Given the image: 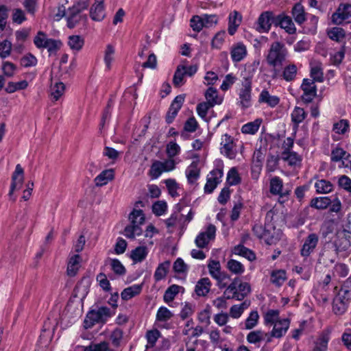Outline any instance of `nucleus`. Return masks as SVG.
I'll return each instance as SVG.
<instances>
[{"label":"nucleus","instance_id":"nucleus-38","mask_svg":"<svg viewBox=\"0 0 351 351\" xmlns=\"http://www.w3.org/2000/svg\"><path fill=\"white\" fill-rule=\"evenodd\" d=\"M261 123L262 119H256L254 121L243 125L241 128V132L243 134H254L259 130Z\"/></svg>","mask_w":351,"mask_h":351},{"label":"nucleus","instance_id":"nucleus-64","mask_svg":"<svg viewBox=\"0 0 351 351\" xmlns=\"http://www.w3.org/2000/svg\"><path fill=\"white\" fill-rule=\"evenodd\" d=\"M160 336V332L157 330H149L146 334V338L147 340V345L146 348H150L154 346L156 342Z\"/></svg>","mask_w":351,"mask_h":351},{"label":"nucleus","instance_id":"nucleus-52","mask_svg":"<svg viewBox=\"0 0 351 351\" xmlns=\"http://www.w3.org/2000/svg\"><path fill=\"white\" fill-rule=\"evenodd\" d=\"M182 287L173 285L170 286L165 292L163 299L165 302H170L173 300L176 295L179 293Z\"/></svg>","mask_w":351,"mask_h":351},{"label":"nucleus","instance_id":"nucleus-25","mask_svg":"<svg viewBox=\"0 0 351 351\" xmlns=\"http://www.w3.org/2000/svg\"><path fill=\"white\" fill-rule=\"evenodd\" d=\"M281 158L290 167L300 166L302 161V157L295 152H282Z\"/></svg>","mask_w":351,"mask_h":351},{"label":"nucleus","instance_id":"nucleus-34","mask_svg":"<svg viewBox=\"0 0 351 351\" xmlns=\"http://www.w3.org/2000/svg\"><path fill=\"white\" fill-rule=\"evenodd\" d=\"M184 73V64H179L176 68L173 78V83L176 87H180L185 83L184 77L187 75Z\"/></svg>","mask_w":351,"mask_h":351},{"label":"nucleus","instance_id":"nucleus-63","mask_svg":"<svg viewBox=\"0 0 351 351\" xmlns=\"http://www.w3.org/2000/svg\"><path fill=\"white\" fill-rule=\"evenodd\" d=\"M12 20L14 23L21 24L27 20L25 12L20 8L12 10Z\"/></svg>","mask_w":351,"mask_h":351},{"label":"nucleus","instance_id":"nucleus-48","mask_svg":"<svg viewBox=\"0 0 351 351\" xmlns=\"http://www.w3.org/2000/svg\"><path fill=\"white\" fill-rule=\"evenodd\" d=\"M259 319V315L257 311L250 312L249 316L245 321V327L246 330H251L257 326Z\"/></svg>","mask_w":351,"mask_h":351},{"label":"nucleus","instance_id":"nucleus-54","mask_svg":"<svg viewBox=\"0 0 351 351\" xmlns=\"http://www.w3.org/2000/svg\"><path fill=\"white\" fill-rule=\"evenodd\" d=\"M279 311L271 309L269 310L264 315V322L265 325H274L275 322H278Z\"/></svg>","mask_w":351,"mask_h":351},{"label":"nucleus","instance_id":"nucleus-41","mask_svg":"<svg viewBox=\"0 0 351 351\" xmlns=\"http://www.w3.org/2000/svg\"><path fill=\"white\" fill-rule=\"evenodd\" d=\"M286 279V272L284 270L274 271L271 274L270 281L276 287H280Z\"/></svg>","mask_w":351,"mask_h":351},{"label":"nucleus","instance_id":"nucleus-39","mask_svg":"<svg viewBox=\"0 0 351 351\" xmlns=\"http://www.w3.org/2000/svg\"><path fill=\"white\" fill-rule=\"evenodd\" d=\"M307 114L304 110L300 107H295L291 112V121L297 128L298 125L306 118Z\"/></svg>","mask_w":351,"mask_h":351},{"label":"nucleus","instance_id":"nucleus-51","mask_svg":"<svg viewBox=\"0 0 351 351\" xmlns=\"http://www.w3.org/2000/svg\"><path fill=\"white\" fill-rule=\"evenodd\" d=\"M280 156L273 154H269L267 159L266 170L268 172H274L278 168Z\"/></svg>","mask_w":351,"mask_h":351},{"label":"nucleus","instance_id":"nucleus-17","mask_svg":"<svg viewBox=\"0 0 351 351\" xmlns=\"http://www.w3.org/2000/svg\"><path fill=\"white\" fill-rule=\"evenodd\" d=\"M269 191L272 195H279L280 197H287L289 191H283V182L280 177L274 176L270 180Z\"/></svg>","mask_w":351,"mask_h":351},{"label":"nucleus","instance_id":"nucleus-31","mask_svg":"<svg viewBox=\"0 0 351 351\" xmlns=\"http://www.w3.org/2000/svg\"><path fill=\"white\" fill-rule=\"evenodd\" d=\"M233 253L236 255L245 257L247 260L252 261L256 259V255L253 251L247 248L243 245H238L233 249Z\"/></svg>","mask_w":351,"mask_h":351},{"label":"nucleus","instance_id":"nucleus-19","mask_svg":"<svg viewBox=\"0 0 351 351\" xmlns=\"http://www.w3.org/2000/svg\"><path fill=\"white\" fill-rule=\"evenodd\" d=\"M23 182V169L22 167L18 164L16 166V169L14 172L12 176V184L10 186V191L9 192V195L11 196L13 192L19 189Z\"/></svg>","mask_w":351,"mask_h":351},{"label":"nucleus","instance_id":"nucleus-12","mask_svg":"<svg viewBox=\"0 0 351 351\" xmlns=\"http://www.w3.org/2000/svg\"><path fill=\"white\" fill-rule=\"evenodd\" d=\"M301 89L303 90L302 99L305 103L311 102L317 95V87L312 80L304 79Z\"/></svg>","mask_w":351,"mask_h":351},{"label":"nucleus","instance_id":"nucleus-20","mask_svg":"<svg viewBox=\"0 0 351 351\" xmlns=\"http://www.w3.org/2000/svg\"><path fill=\"white\" fill-rule=\"evenodd\" d=\"M290 322L289 319H282L275 322L274 328L271 332L270 336L275 338H280L285 335L289 327Z\"/></svg>","mask_w":351,"mask_h":351},{"label":"nucleus","instance_id":"nucleus-5","mask_svg":"<svg viewBox=\"0 0 351 351\" xmlns=\"http://www.w3.org/2000/svg\"><path fill=\"white\" fill-rule=\"evenodd\" d=\"M254 234L260 239L264 241L267 245H272L278 241V230L273 223L255 224L253 226Z\"/></svg>","mask_w":351,"mask_h":351},{"label":"nucleus","instance_id":"nucleus-46","mask_svg":"<svg viewBox=\"0 0 351 351\" xmlns=\"http://www.w3.org/2000/svg\"><path fill=\"white\" fill-rule=\"evenodd\" d=\"M103 322L97 311H90L84 320L85 328H91L95 323Z\"/></svg>","mask_w":351,"mask_h":351},{"label":"nucleus","instance_id":"nucleus-55","mask_svg":"<svg viewBox=\"0 0 351 351\" xmlns=\"http://www.w3.org/2000/svg\"><path fill=\"white\" fill-rule=\"evenodd\" d=\"M348 156H350V154L339 147H336L331 152V160L332 162H339L342 159H346Z\"/></svg>","mask_w":351,"mask_h":351},{"label":"nucleus","instance_id":"nucleus-36","mask_svg":"<svg viewBox=\"0 0 351 351\" xmlns=\"http://www.w3.org/2000/svg\"><path fill=\"white\" fill-rule=\"evenodd\" d=\"M208 268L210 276L216 280H221V276L225 273L221 272V266L218 261L211 260L208 264Z\"/></svg>","mask_w":351,"mask_h":351},{"label":"nucleus","instance_id":"nucleus-50","mask_svg":"<svg viewBox=\"0 0 351 351\" xmlns=\"http://www.w3.org/2000/svg\"><path fill=\"white\" fill-rule=\"evenodd\" d=\"M227 267L232 274L237 275L242 274L245 271L243 265L234 259L228 261Z\"/></svg>","mask_w":351,"mask_h":351},{"label":"nucleus","instance_id":"nucleus-24","mask_svg":"<svg viewBox=\"0 0 351 351\" xmlns=\"http://www.w3.org/2000/svg\"><path fill=\"white\" fill-rule=\"evenodd\" d=\"M211 285L208 278H202L197 282L195 292L198 296H205L209 293Z\"/></svg>","mask_w":351,"mask_h":351},{"label":"nucleus","instance_id":"nucleus-59","mask_svg":"<svg viewBox=\"0 0 351 351\" xmlns=\"http://www.w3.org/2000/svg\"><path fill=\"white\" fill-rule=\"evenodd\" d=\"M348 306V305H347L344 302H342V300H340V299L334 298L332 310L336 315H343L347 311Z\"/></svg>","mask_w":351,"mask_h":351},{"label":"nucleus","instance_id":"nucleus-47","mask_svg":"<svg viewBox=\"0 0 351 351\" xmlns=\"http://www.w3.org/2000/svg\"><path fill=\"white\" fill-rule=\"evenodd\" d=\"M173 314L165 306H160L156 313V321L160 322H166L171 319Z\"/></svg>","mask_w":351,"mask_h":351},{"label":"nucleus","instance_id":"nucleus-62","mask_svg":"<svg viewBox=\"0 0 351 351\" xmlns=\"http://www.w3.org/2000/svg\"><path fill=\"white\" fill-rule=\"evenodd\" d=\"M111 269L117 275L122 276L125 274L126 269L122 263L117 258L110 259Z\"/></svg>","mask_w":351,"mask_h":351},{"label":"nucleus","instance_id":"nucleus-21","mask_svg":"<svg viewBox=\"0 0 351 351\" xmlns=\"http://www.w3.org/2000/svg\"><path fill=\"white\" fill-rule=\"evenodd\" d=\"M268 333L261 330H256L250 332L246 337V340L249 343L254 344L256 347H260L261 343L268 337Z\"/></svg>","mask_w":351,"mask_h":351},{"label":"nucleus","instance_id":"nucleus-58","mask_svg":"<svg viewBox=\"0 0 351 351\" xmlns=\"http://www.w3.org/2000/svg\"><path fill=\"white\" fill-rule=\"evenodd\" d=\"M114 48L111 45H108L104 53V62L108 70L111 69V64L114 60Z\"/></svg>","mask_w":351,"mask_h":351},{"label":"nucleus","instance_id":"nucleus-10","mask_svg":"<svg viewBox=\"0 0 351 351\" xmlns=\"http://www.w3.org/2000/svg\"><path fill=\"white\" fill-rule=\"evenodd\" d=\"M221 153L230 159H234L237 155L235 144L233 138L225 134L221 138Z\"/></svg>","mask_w":351,"mask_h":351},{"label":"nucleus","instance_id":"nucleus-44","mask_svg":"<svg viewBox=\"0 0 351 351\" xmlns=\"http://www.w3.org/2000/svg\"><path fill=\"white\" fill-rule=\"evenodd\" d=\"M65 90L62 82H56L51 86V96L54 101H58L64 94Z\"/></svg>","mask_w":351,"mask_h":351},{"label":"nucleus","instance_id":"nucleus-16","mask_svg":"<svg viewBox=\"0 0 351 351\" xmlns=\"http://www.w3.org/2000/svg\"><path fill=\"white\" fill-rule=\"evenodd\" d=\"M276 25H279L289 34H293L296 32V27L291 18L284 14L276 16Z\"/></svg>","mask_w":351,"mask_h":351},{"label":"nucleus","instance_id":"nucleus-13","mask_svg":"<svg viewBox=\"0 0 351 351\" xmlns=\"http://www.w3.org/2000/svg\"><path fill=\"white\" fill-rule=\"evenodd\" d=\"M318 241L319 237L315 233L309 234L304 239L300 250L301 256L304 258L309 256L317 247Z\"/></svg>","mask_w":351,"mask_h":351},{"label":"nucleus","instance_id":"nucleus-3","mask_svg":"<svg viewBox=\"0 0 351 351\" xmlns=\"http://www.w3.org/2000/svg\"><path fill=\"white\" fill-rule=\"evenodd\" d=\"M350 245V241L346 237H338L325 248L322 254L330 263H334L339 254L348 250Z\"/></svg>","mask_w":351,"mask_h":351},{"label":"nucleus","instance_id":"nucleus-56","mask_svg":"<svg viewBox=\"0 0 351 351\" xmlns=\"http://www.w3.org/2000/svg\"><path fill=\"white\" fill-rule=\"evenodd\" d=\"M335 298L340 299V300H342V302L348 305L351 300V289L346 284L343 285Z\"/></svg>","mask_w":351,"mask_h":351},{"label":"nucleus","instance_id":"nucleus-60","mask_svg":"<svg viewBox=\"0 0 351 351\" xmlns=\"http://www.w3.org/2000/svg\"><path fill=\"white\" fill-rule=\"evenodd\" d=\"M162 162L155 160L149 169V174L153 179L158 178L164 171L162 170Z\"/></svg>","mask_w":351,"mask_h":351},{"label":"nucleus","instance_id":"nucleus-23","mask_svg":"<svg viewBox=\"0 0 351 351\" xmlns=\"http://www.w3.org/2000/svg\"><path fill=\"white\" fill-rule=\"evenodd\" d=\"M231 58L233 62L241 61L247 55V49L244 44L238 43L233 45L230 51Z\"/></svg>","mask_w":351,"mask_h":351},{"label":"nucleus","instance_id":"nucleus-2","mask_svg":"<svg viewBox=\"0 0 351 351\" xmlns=\"http://www.w3.org/2000/svg\"><path fill=\"white\" fill-rule=\"evenodd\" d=\"M130 224L124 229V235L130 239H134L136 236L142 234L141 225L145 223V215L141 210H133L130 214Z\"/></svg>","mask_w":351,"mask_h":351},{"label":"nucleus","instance_id":"nucleus-35","mask_svg":"<svg viewBox=\"0 0 351 351\" xmlns=\"http://www.w3.org/2000/svg\"><path fill=\"white\" fill-rule=\"evenodd\" d=\"M205 97L207 100L206 102L213 106L220 104L222 101V99L218 96L217 89L213 87H210L207 89L205 93Z\"/></svg>","mask_w":351,"mask_h":351},{"label":"nucleus","instance_id":"nucleus-18","mask_svg":"<svg viewBox=\"0 0 351 351\" xmlns=\"http://www.w3.org/2000/svg\"><path fill=\"white\" fill-rule=\"evenodd\" d=\"M104 0H95V3L90 9V17L95 21H101L105 16V10L104 5Z\"/></svg>","mask_w":351,"mask_h":351},{"label":"nucleus","instance_id":"nucleus-40","mask_svg":"<svg viewBox=\"0 0 351 351\" xmlns=\"http://www.w3.org/2000/svg\"><path fill=\"white\" fill-rule=\"evenodd\" d=\"M315 188L317 193H328L333 190V185L330 181L322 179L315 182Z\"/></svg>","mask_w":351,"mask_h":351},{"label":"nucleus","instance_id":"nucleus-45","mask_svg":"<svg viewBox=\"0 0 351 351\" xmlns=\"http://www.w3.org/2000/svg\"><path fill=\"white\" fill-rule=\"evenodd\" d=\"M331 203V200L328 197H319L312 199L311 206L317 209H325Z\"/></svg>","mask_w":351,"mask_h":351},{"label":"nucleus","instance_id":"nucleus-28","mask_svg":"<svg viewBox=\"0 0 351 351\" xmlns=\"http://www.w3.org/2000/svg\"><path fill=\"white\" fill-rule=\"evenodd\" d=\"M292 16L298 25H302L306 21L305 12L301 3H296L292 8Z\"/></svg>","mask_w":351,"mask_h":351},{"label":"nucleus","instance_id":"nucleus-43","mask_svg":"<svg viewBox=\"0 0 351 351\" xmlns=\"http://www.w3.org/2000/svg\"><path fill=\"white\" fill-rule=\"evenodd\" d=\"M241 22V17L237 12L231 13L229 16L228 33L233 35L237 31Z\"/></svg>","mask_w":351,"mask_h":351},{"label":"nucleus","instance_id":"nucleus-30","mask_svg":"<svg viewBox=\"0 0 351 351\" xmlns=\"http://www.w3.org/2000/svg\"><path fill=\"white\" fill-rule=\"evenodd\" d=\"M142 290L141 285H134L123 289L121 293L122 300H128L138 295Z\"/></svg>","mask_w":351,"mask_h":351},{"label":"nucleus","instance_id":"nucleus-14","mask_svg":"<svg viewBox=\"0 0 351 351\" xmlns=\"http://www.w3.org/2000/svg\"><path fill=\"white\" fill-rule=\"evenodd\" d=\"M184 101V95H179L175 97L166 114V121L167 123H171L173 121L175 117L178 114V111L182 108Z\"/></svg>","mask_w":351,"mask_h":351},{"label":"nucleus","instance_id":"nucleus-61","mask_svg":"<svg viewBox=\"0 0 351 351\" xmlns=\"http://www.w3.org/2000/svg\"><path fill=\"white\" fill-rule=\"evenodd\" d=\"M12 44L8 40H4L0 42V57L2 59L10 56L12 51Z\"/></svg>","mask_w":351,"mask_h":351},{"label":"nucleus","instance_id":"nucleus-7","mask_svg":"<svg viewBox=\"0 0 351 351\" xmlns=\"http://www.w3.org/2000/svg\"><path fill=\"white\" fill-rule=\"evenodd\" d=\"M223 175L222 165L212 170L207 176L206 183L204 186V193L208 194L213 193L217 186L221 182Z\"/></svg>","mask_w":351,"mask_h":351},{"label":"nucleus","instance_id":"nucleus-8","mask_svg":"<svg viewBox=\"0 0 351 351\" xmlns=\"http://www.w3.org/2000/svg\"><path fill=\"white\" fill-rule=\"evenodd\" d=\"M273 23L276 25V16H274L273 12L270 11L263 12L258 18L256 29L259 33L268 32Z\"/></svg>","mask_w":351,"mask_h":351},{"label":"nucleus","instance_id":"nucleus-33","mask_svg":"<svg viewBox=\"0 0 351 351\" xmlns=\"http://www.w3.org/2000/svg\"><path fill=\"white\" fill-rule=\"evenodd\" d=\"M170 265L171 262L169 261H165L158 265L154 275L156 281H160L165 278L169 269Z\"/></svg>","mask_w":351,"mask_h":351},{"label":"nucleus","instance_id":"nucleus-49","mask_svg":"<svg viewBox=\"0 0 351 351\" xmlns=\"http://www.w3.org/2000/svg\"><path fill=\"white\" fill-rule=\"evenodd\" d=\"M226 181L230 186L237 185L241 183V178L236 167H232L227 174Z\"/></svg>","mask_w":351,"mask_h":351},{"label":"nucleus","instance_id":"nucleus-27","mask_svg":"<svg viewBox=\"0 0 351 351\" xmlns=\"http://www.w3.org/2000/svg\"><path fill=\"white\" fill-rule=\"evenodd\" d=\"M297 73V66L294 64H289L284 67L282 71H280L279 77H282L287 82H291L295 80Z\"/></svg>","mask_w":351,"mask_h":351},{"label":"nucleus","instance_id":"nucleus-26","mask_svg":"<svg viewBox=\"0 0 351 351\" xmlns=\"http://www.w3.org/2000/svg\"><path fill=\"white\" fill-rule=\"evenodd\" d=\"M114 178V171L112 169H106L101 171L95 178V183L97 186L106 185L109 181Z\"/></svg>","mask_w":351,"mask_h":351},{"label":"nucleus","instance_id":"nucleus-9","mask_svg":"<svg viewBox=\"0 0 351 351\" xmlns=\"http://www.w3.org/2000/svg\"><path fill=\"white\" fill-rule=\"evenodd\" d=\"M350 18H351V5L341 3L332 14L331 21L333 24L339 25Z\"/></svg>","mask_w":351,"mask_h":351},{"label":"nucleus","instance_id":"nucleus-32","mask_svg":"<svg viewBox=\"0 0 351 351\" xmlns=\"http://www.w3.org/2000/svg\"><path fill=\"white\" fill-rule=\"evenodd\" d=\"M199 169L197 163L193 162L186 169V176L189 183H194L199 177Z\"/></svg>","mask_w":351,"mask_h":351},{"label":"nucleus","instance_id":"nucleus-53","mask_svg":"<svg viewBox=\"0 0 351 351\" xmlns=\"http://www.w3.org/2000/svg\"><path fill=\"white\" fill-rule=\"evenodd\" d=\"M349 121L346 119H341L333 124L332 130L338 134H344L349 130Z\"/></svg>","mask_w":351,"mask_h":351},{"label":"nucleus","instance_id":"nucleus-11","mask_svg":"<svg viewBox=\"0 0 351 351\" xmlns=\"http://www.w3.org/2000/svg\"><path fill=\"white\" fill-rule=\"evenodd\" d=\"M216 227L213 224H209L206 230L200 232L195 239V244L199 248L205 247L210 241L215 238Z\"/></svg>","mask_w":351,"mask_h":351},{"label":"nucleus","instance_id":"nucleus-1","mask_svg":"<svg viewBox=\"0 0 351 351\" xmlns=\"http://www.w3.org/2000/svg\"><path fill=\"white\" fill-rule=\"evenodd\" d=\"M287 56L288 51L283 43L278 41L271 43L266 56V62L272 68L271 78L273 80L279 77L280 70L282 69Z\"/></svg>","mask_w":351,"mask_h":351},{"label":"nucleus","instance_id":"nucleus-37","mask_svg":"<svg viewBox=\"0 0 351 351\" xmlns=\"http://www.w3.org/2000/svg\"><path fill=\"white\" fill-rule=\"evenodd\" d=\"M327 35L331 40L340 42L346 37V32L341 27H334L327 30Z\"/></svg>","mask_w":351,"mask_h":351},{"label":"nucleus","instance_id":"nucleus-57","mask_svg":"<svg viewBox=\"0 0 351 351\" xmlns=\"http://www.w3.org/2000/svg\"><path fill=\"white\" fill-rule=\"evenodd\" d=\"M84 43V39L80 36H71L69 38L68 44L73 50L80 51Z\"/></svg>","mask_w":351,"mask_h":351},{"label":"nucleus","instance_id":"nucleus-22","mask_svg":"<svg viewBox=\"0 0 351 351\" xmlns=\"http://www.w3.org/2000/svg\"><path fill=\"white\" fill-rule=\"evenodd\" d=\"M258 102L265 104L271 108H274L279 104L280 98L278 96L270 95L267 89H264L258 96Z\"/></svg>","mask_w":351,"mask_h":351},{"label":"nucleus","instance_id":"nucleus-15","mask_svg":"<svg viewBox=\"0 0 351 351\" xmlns=\"http://www.w3.org/2000/svg\"><path fill=\"white\" fill-rule=\"evenodd\" d=\"M87 16L85 14H81L77 10L69 8L66 12L67 26L69 28H74L81 21L86 22Z\"/></svg>","mask_w":351,"mask_h":351},{"label":"nucleus","instance_id":"nucleus-42","mask_svg":"<svg viewBox=\"0 0 351 351\" xmlns=\"http://www.w3.org/2000/svg\"><path fill=\"white\" fill-rule=\"evenodd\" d=\"M147 253L148 252L146 247L140 246L132 251L130 256L134 262H141L146 258Z\"/></svg>","mask_w":351,"mask_h":351},{"label":"nucleus","instance_id":"nucleus-6","mask_svg":"<svg viewBox=\"0 0 351 351\" xmlns=\"http://www.w3.org/2000/svg\"><path fill=\"white\" fill-rule=\"evenodd\" d=\"M252 73H245L241 80V87L239 93V103L243 108H247L251 106L252 90Z\"/></svg>","mask_w":351,"mask_h":351},{"label":"nucleus","instance_id":"nucleus-29","mask_svg":"<svg viewBox=\"0 0 351 351\" xmlns=\"http://www.w3.org/2000/svg\"><path fill=\"white\" fill-rule=\"evenodd\" d=\"M80 256L78 254H75L70 258L67 266V274L69 276L76 275L80 268Z\"/></svg>","mask_w":351,"mask_h":351},{"label":"nucleus","instance_id":"nucleus-4","mask_svg":"<svg viewBox=\"0 0 351 351\" xmlns=\"http://www.w3.org/2000/svg\"><path fill=\"white\" fill-rule=\"evenodd\" d=\"M250 292V286L247 282H241L238 278H235L228 286L223 295L228 299H235L237 300H243Z\"/></svg>","mask_w":351,"mask_h":351}]
</instances>
